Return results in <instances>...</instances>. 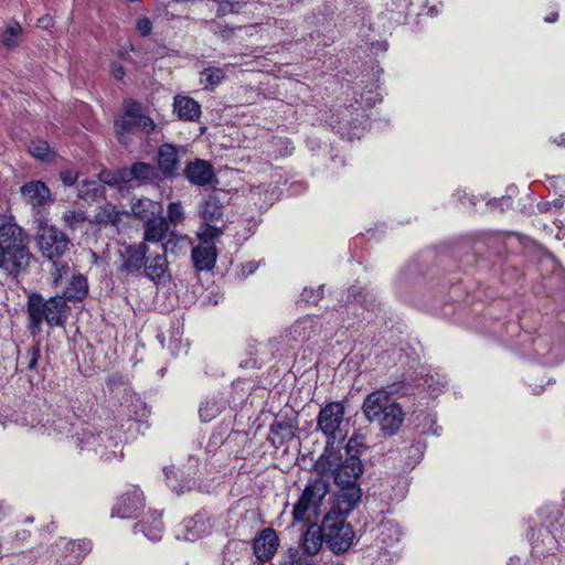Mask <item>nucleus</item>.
<instances>
[{
    "label": "nucleus",
    "mask_w": 565,
    "mask_h": 565,
    "mask_svg": "<svg viewBox=\"0 0 565 565\" xmlns=\"http://www.w3.org/2000/svg\"><path fill=\"white\" fill-rule=\"evenodd\" d=\"M316 471L329 478L331 476L339 490L331 497L330 502L337 503L338 509L353 511L361 499L358 480L363 472V465L358 456H343L333 448H326L315 465Z\"/></svg>",
    "instance_id": "obj_1"
},
{
    "label": "nucleus",
    "mask_w": 565,
    "mask_h": 565,
    "mask_svg": "<svg viewBox=\"0 0 565 565\" xmlns=\"http://www.w3.org/2000/svg\"><path fill=\"white\" fill-rule=\"evenodd\" d=\"M396 390H377L370 393L362 404V412L370 423H376L384 435H395L405 418L399 403L391 398Z\"/></svg>",
    "instance_id": "obj_2"
},
{
    "label": "nucleus",
    "mask_w": 565,
    "mask_h": 565,
    "mask_svg": "<svg viewBox=\"0 0 565 565\" xmlns=\"http://www.w3.org/2000/svg\"><path fill=\"white\" fill-rule=\"evenodd\" d=\"M352 511L338 509L337 503L330 502V508L322 520V532L328 547L335 554L349 550L353 543L354 532L345 516Z\"/></svg>",
    "instance_id": "obj_3"
},
{
    "label": "nucleus",
    "mask_w": 565,
    "mask_h": 565,
    "mask_svg": "<svg viewBox=\"0 0 565 565\" xmlns=\"http://www.w3.org/2000/svg\"><path fill=\"white\" fill-rule=\"evenodd\" d=\"M329 493V480L319 475L311 479L302 490L298 501L294 504V522H311L317 520L322 513V504L326 495Z\"/></svg>",
    "instance_id": "obj_4"
},
{
    "label": "nucleus",
    "mask_w": 565,
    "mask_h": 565,
    "mask_svg": "<svg viewBox=\"0 0 565 565\" xmlns=\"http://www.w3.org/2000/svg\"><path fill=\"white\" fill-rule=\"evenodd\" d=\"M66 300L63 297H51L44 300L40 295L32 294L28 300L30 330L36 334L43 321L51 327L62 326L66 318Z\"/></svg>",
    "instance_id": "obj_5"
},
{
    "label": "nucleus",
    "mask_w": 565,
    "mask_h": 565,
    "mask_svg": "<svg viewBox=\"0 0 565 565\" xmlns=\"http://www.w3.org/2000/svg\"><path fill=\"white\" fill-rule=\"evenodd\" d=\"M76 440L79 450L94 451L105 461L118 460L124 456L120 440L108 433L95 434L89 426L76 433Z\"/></svg>",
    "instance_id": "obj_6"
},
{
    "label": "nucleus",
    "mask_w": 565,
    "mask_h": 565,
    "mask_svg": "<svg viewBox=\"0 0 565 565\" xmlns=\"http://www.w3.org/2000/svg\"><path fill=\"white\" fill-rule=\"evenodd\" d=\"M345 407L341 402H331L322 407L317 418V429L327 437V447L333 448L335 441L345 437L344 426Z\"/></svg>",
    "instance_id": "obj_7"
},
{
    "label": "nucleus",
    "mask_w": 565,
    "mask_h": 565,
    "mask_svg": "<svg viewBox=\"0 0 565 565\" xmlns=\"http://www.w3.org/2000/svg\"><path fill=\"white\" fill-rule=\"evenodd\" d=\"M38 222L35 241L42 255L51 260L60 258L70 248V239L56 226L47 224L43 218Z\"/></svg>",
    "instance_id": "obj_8"
},
{
    "label": "nucleus",
    "mask_w": 565,
    "mask_h": 565,
    "mask_svg": "<svg viewBox=\"0 0 565 565\" xmlns=\"http://www.w3.org/2000/svg\"><path fill=\"white\" fill-rule=\"evenodd\" d=\"M22 201L32 210L35 221L42 220L46 210L54 203L51 189L40 180L25 182L20 188Z\"/></svg>",
    "instance_id": "obj_9"
},
{
    "label": "nucleus",
    "mask_w": 565,
    "mask_h": 565,
    "mask_svg": "<svg viewBox=\"0 0 565 565\" xmlns=\"http://www.w3.org/2000/svg\"><path fill=\"white\" fill-rule=\"evenodd\" d=\"M26 245L15 244L14 246L1 249V269L14 277L25 271L32 259Z\"/></svg>",
    "instance_id": "obj_10"
},
{
    "label": "nucleus",
    "mask_w": 565,
    "mask_h": 565,
    "mask_svg": "<svg viewBox=\"0 0 565 565\" xmlns=\"http://www.w3.org/2000/svg\"><path fill=\"white\" fill-rule=\"evenodd\" d=\"M145 507L143 494L137 487H130L116 501L111 510L113 518H136Z\"/></svg>",
    "instance_id": "obj_11"
},
{
    "label": "nucleus",
    "mask_w": 565,
    "mask_h": 565,
    "mask_svg": "<svg viewBox=\"0 0 565 565\" xmlns=\"http://www.w3.org/2000/svg\"><path fill=\"white\" fill-rule=\"evenodd\" d=\"M212 523L206 512H199L195 516L184 520L177 529V539L194 542L209 534Z\"/></svg>",
    "instance_id": "obj_12"
},
{
    "label": "nucleus",
    "mask_w": 565,
    "mask_h": 565,
    "mask_svg": "<svg viewBox=\"0 0 565 565\" xmlns=\"http://www.w3.org/2000/svg\"><path fill=\"white\" fill-rule=\"evenodd\" d=\"M140 114V104L136 102H126L124 105V115L115 121V129L121 143L130 142V135L138 131V117Z\"/></svg>",
    "instance_id": "obj_13"
},
{
    "label": "nucleus",
    "mask_w": 565,
    "mask_h": 565,
    "mask_svg": "<svg viewBox=\"0 0 565 565\" xmlns=\"http://www.w3.org/2000/svg\"><path fill=\"white\" fill-rule=\"evenodd\" d=\"M279 539L275 530L264 529L253 541V551L259 562L270 561L277 552Z\"/></svg>",
    "instance_id": "obj_14"
},
{
    "label": "nucleus",
    "mask_w": 565,
    "mask_h": 565,
    "mask_svg": "<svg viewBox=\"0 0 565 565\" xmlns=\"http://www.w3.org/2000/svg\"><path fill=\"white\" fill-rule=\"evenodd\" d=\"M183 173L191 184L198 186L209 185L215 178L212 164L202 159L188 162Z\"/></svg>",
    "instance_id": "obj_15"
},
{
    "label": "nucleus",
    "mask_w": 565,
    "mask_h": 565,
    "mask_svg": "<svg viewBox=\"0 0 565 565\" xmlns=\"http://www.w3.org/2000/svg\"><path fill=\"white\" fill-rule=\"evenodd\" d=\"M180 168L178 147L172 143H163L158 149V169L164 179H172Z\"/></svg>",
    "instance_id": "obj_16"
},
{
    "label": "nucleus",
    "mask_w": 565,
    "mask_h": 565,
    "mask_svg": "<svg viewBox=\"0 0 565 565\" xmlns=\"http://www.w3.org/2000/svg\"><path fill=\"white\" fill-rule=\"evenodd\" d=\"M148 247L146 243L127 245L120 252L122 259L121 270L132 273L138 271L146 262Z\"/></svg>",
    "instance_id": "obj_17"
},
{
    "label": "nucleus",
    "mask_w": 565,
    "mask_h": 565,
    "mask_svg": "<svg viewBox=\"0 0 565 565\" xmlns=\"http://www.w3.org/2000/svg\"><path fill=\"white\" fill-rule=\"evenodd\" d=\"M125 171L127 183L137 181L141 184H151L159 180L157 169L147 162H135L130 168H125Z\"/></svg>",
    "instance_id": "obj_18"
},
{
    "label": "nucleus",
    "mask_w": 565,
    "mask_h": 565,
    "mask_svg": "<svg viewBox=\"0 0 565 565\" xmlns=\"http://www.w3.org/2000/svg\"><path fill=\"white\" fill-rule=\"evenodd\" d=\"M163 523L161 514L158 512L149 513L145 520L135 524V532L142 533L148 540L158 542L161 540L163 534Z\"/></svg>",
    "instance_id": "obj_19"
},
{
    "label": "nucleus",
    "mask_w": 565,
    "mask_h": 565,
    "mask_svg": "<svg viewBox=\"0 0 565 565\" xmlns=\"http://www.w3.org/2000/svg\"><path fill=\"white\" fill-rule=\"evenodd\" d=\"M539 513L544 527L561 532L565 524V507L556 503H547L540 509Z\"/></svg>",
    "instance_id": "obj_20"
},
{
    "label": "nucleus",
    "mask_w": 565,
    "mask_h": 565,
    "mask_svg": "<svg viewBox=\"0 0 565 565\" xmlns=\"http://www.w3.org/2000/svg\"><path fill=\"white\" fill-rule=\"evenodd\" d=\"M15 244H28L23 230L11 218L0 224V248H8Z\"/></svg>",
    "instance_id": "obj_21"
},
{
    "label": "nucleus",
    "mask_w": 565,
    "mask_h": 565,
    "mask_svg": "<svg viewBox=\"0 0 565 565\" xmlns=\"http://www.w3.org/2000/svg\"><path fill=\"white\" fill-rule=\"evenodd\" d=\"M191 258L196 270H211L217 259L215 245H198L192 248Z\"/></svg>",
    "instance_id": "obj_22"
},
{
    "label": "nucleus",
    "mask_w": 565,
    "mask_h": 565,
    "mask_svg": "<svg viewBox=\"0 0 565 565\" xmlns=\"http://www.w3.org/2000/svg\"><path fill=\"white\" fill-rule=\"evenodd\" d=\"M173 110L180 119L185 121L198 120L201 116L200 104L189 96L177 95L173 102Z\"/></svg>",
    "instance_id": "obj_23"
},
{
    "label": "nucleus",
    "mask_w": 565,
    "mask_h": 565,
    "mask_svg": "<svg viewBox=\"0 0 565 565\" xmlns=\"http://www.w3.org/2000/svg\"><path fill=\"white\" fill-rule=\"evenodd\" d=\"M534 353L544 364H555L565 358V351L559 347L548 348V343L544 338H537L533 342Z\"/></svg>",
    "instance_id": "obj_24"
},
{
    "label": "nucleus",
    "mask_w": 565,
    "mask_h": 565,
    "mask_svg": "<svg viewBox=\"0 0 565 565\" xmlns=\"http://www.w3.org/2000/svg\"><path fill=\"white\" fill-rule=\"evenodd\" d=\"M558 533L544 526L539 529L537 535L533 539V551L540 555L554 553L558 546Z\"/></svg>",
    "instance_id": "obj_25"
},
{
    "label": "nucleus",
    "mask_w": 565,
    "mask_h": 565,
    "mask_svg": "<svg viewBox=\"0 0 565 565\" xmlns=\"http://www.w3.org/2000/svg\"><path fill=\"white\" fill-rule=\"evenodd\" d=\"M323 542L322 524L318 525L315 521H311V524L307 527L303 534V551L309 555H315L319 552Z\"/></svg>",
    "instance_id": "obj_26"
},
{
    "label": "nucleus",
    "mask_w": 565,
    "mask_h": 565,
    "mask_svg": "<svg viewBox=\"0 0 565 565\" xmlns=\"http://www.w3.org/2000/svg\"><path fill=\"white\" fill-rule=\"evenodd\" d=\"M200 217L205 222H215L223 216V205L218 198L214 194H209L204 198L199 207Z\"/></svg>",
    "instance_id": "obj_27"
},
{
    "label": "nucleus",
    "mask_w": 565,
    "mask_h": 565,
    "mask_svg": "<svg viewBox=\"0 0 565 565\" xmlns=\"http://www.w3.org/2000/svg\"><path fill=\"white\" fill-rule=\"evenodd\" d=\"M131 211L135 216L146 222L161 212V205L147 198L134 199L131 201Z\"/></svg>",
    "instance_id": "obj_28"
},
{
    "label": "nucleus",
    "mask_w": 565,
    "mask_h": 565,
    "mask_svg": "<svg viewBox=\"0 0 565 565\" xmlns=\"http://www.w3.org/2000/svg\"><path fill=\"white\" fill-rule=\"evenodd\" d=\"M226 406V399L213 395L211 397L205 398L199 408V415L202 422H211L214 419Z\"/></svg>",
    "instance_id": "obj_29"
},
{
    "label": "nucleus",
    "mask_w": 565,
    "mask_h": 565,
    "mask_svg": "<svg viewBox=\"0 0 565 565\" xmlns=\"http://www.w3.org/2000/svg\"><path fill=\"white\" fill-rule=\"evenodd\" d=\"M169 225L164 218H150L145 222V242L159 243L168 233Z\"/></svg>",
    "instance_id": "obj_30"
},
{
    "label": "nucleus",
    "mask_w": 565,
    "mask_h": 565,
    "mask_svg": "<svg viewBox=\"0 0 565 565\" xmlns=\"http://www.w3.org/2000/svg\"><path fill=\"white\" fill-rule=\"evenodd\" d=\"M143 266L146 276L154 282H160L164 278L168 262L164 255H157L146 258Z\"/></svg>",
    "instance_id": "obj_31"
},
{
    "label": "nucleus",
    "mask_w": 565,
    "mask_h": 565,
    "mask_svg": "<svg viewBox=\"0 0 565 565\" xmlns=\"http://www.w3.org/2000/svg\"><path fill=\"white\" fill-rule=\"evenodd\" d=\"M88 292L87 280L84 276H74L64 291L63 298L65 300L77 301L85 298Z\"/></svg>",
    "instance_id": "obj_32"
},
{
    "label": "nucleus",
    "mask_w": 565,
    "mask_h": 565,
    "mask_svg": "<svg viewBox=\"0 0 565 565\" xmlns=\"http://www.w3.org/2000/svg\"><path fill=\"white\" fill-rule=\"evenodd\" d=\"M105 195L104 186L95 180H84L78 186V196L85 201H97Z\"/></svg>",
    "instance_id": "obj_33"
},
{
    "label": "nucleus",
    "mask_w": 565,
    "mask_h": 565,
    "mask_svg": "<svg viewBox=\"0 0 565 565\" xmlns=\"http://www.w3.org/2000/svg\"><path fill=\"white\" fill-rule=\"evenodd\" d=\"M212 222H205L200 225L196 237L200 241L199 245H215V241L222 236L223 228L211 225Z\"/></svg>",
    "instance_id": "obj_34"
},
{
    "label": "nucleus",
    "mask_w": 565,
    "mask_h": 565,
    "mask_svg": "<svg viewBox=\"0 0 565 565\" xmlns=\"http://www.w3.org/2000/svg\"><path fill=\"white\" fill-rule=\"evenodd\" d=\"M402 535L403 531L397 523L387 521L381 524L380 539L385 545L392 546L401 540Z\"/></svg>",
    "instance_id": "obj_35"
},
{
    "label": "nucleus",
    "mask_w": 565,
    "mask_h": 565,
    "mask_svg": "<svg viewBox=\"0 0 565 565\" xmlns=\"http://www.w3.org/2000/svg\"><path fill=\"white\" fill-rule=\"evenodd\" d=\"M225 71L220 67H207L204 68L200 74V83L204 85V88L213 89L224 78Z\"/></svg>",
    "instance_id": "obj_36"
},
{
    "label": "nucleus",
    "mask_w": 565,
    "mask_h": 565,
    "mask_svg": "<svg viewBox=\"0 0 565 565\" xmlns=\"http://www.w3.org/2000/svg\"><path fill=\"white\" fill-rule=\"evenodd\" d=\"M125 172V168L118 169L116 171L102 170L98 174V182L100 184L103 183L111 186H116L121 183H127V177Z\"/></svg>",
    "instance_id": "obj_37"
},
{
    "label": "nucleus",
    "mask_w": 565,
    "mask_h": 565,
    "mask_svg": "<svg viewBox=\"0 0 565 565\" xmlns=\"http://www.w3.org/2000/svg\"><path fill=\"white\" fill-rule=\"evenodd\" d=\"M42 434H51L52 431L56 433V435H67L71 431V425L64 418H56L52 420V423L43 424L39 427H35Z\"/></svg>",
    "instance_id": "obj_38"
},
{
    "label": "nucleus",
    "mask_w": 565,
    "mask_h": 565,
    "mask_svg": "<svg viewBox=\"0 0 565 565\" xmlns=\"http://www.w3.org/2000/svg\"><path fill=\"white\" fill-rule=\"evenodd\" d=\"M169 224H172V225H179L183 222L184 220V210H183V206H182V203L180 201H177V202H171L169 205H168V209H167V218H164Z\"/></svg>",
    "instance_id": "obj_39"
},
{
    "label": "nucleus",
    "mask_w": 565,
    "mask_h": 565,
    "mask_svg": "<svg viewBox=\"0 0 565 565\" xmlns=\"http://www.w3.org/2000/svg\"><path fill=\"white\" fill-rule=\"evenodd\" d=\"M22 32V28L19 23H11L7 26L2 35V43L7 47H13L19 42V36Z\"/></svg>",
    "instance_id": "obj_40"
},
{
    "label": "nucleus",
    "mask_w": 565,
    "mask_h": 565,
    "mask_svg": "<svg viewBox=\"0 0 565 565\" xmlns=\"http://www.w3.org/2000/svg\"><path fill=\"white\" fill-rule=\"evenodd\" d=\"M365 447V438L363 435L354 434L348 441L345 449H344V456H358L362 451V449Z\"/></svg>",
    "instance_id": "obj_41"
},
{
    "label": "nucleus",
    "mask_w": 565,
    "mask_h": 565,
    "mask_svg": "<svg viewBox=\"0 0 565 565\" xmlns=\"http://www.w3.org/2000/svg\"><path fill=\"white\" fill-rule=\"evenodd\" d=\"M100 222L110 223L116 225L120 221V213L116 206L106 204L97 215Z\"/></svg>",
    "instance_id": "obj_42"
},
{
    "label": "nucleus",
    "mask_w": 565,
    "mask_h": 565,
    "mask_svg": "<svg viewBox=\"0 0 565 565\" xmlns=\"http://www.w3.org/2000/svg\"><path fill=\"white\" fill-rule=\"evenodd\" d=\"M67 552L74 554L73 558L78 561L90 551V543L88 541L68 542L66 544Z\"/></svg>",
    "instance_id": "obj_43"
},
{
    "label": "nucleus",
    "mask_w": 565,
    "mask_h": 565,
    "mask_svg": "<svg viewBox=\"0 0 565 565\" xmlns=\"http://www.w3.org/2000/svg\"><path fill=\"white\" fill-rule=\"evenodd\" d=\"M63 221L66 226H68L72 230H75L85 221V214L83 211L79 210H70L63 214Z\"/></svg>",
    "instance_id": "obj_44"
},
{
    "label": "nucleus",
    "mask_w": 565,
    "mask_h": 565,
    "mask_svg": "<svg viewBox=\"0 0 565 565\" xmlns=\"http://www.w3.org/2000/svg\"><path fill=\"white\" fill-rule=\"evenodd\" d=\"M30 153L40 160H46L50 153V146L44 140L33 141L29 148Z\"/></svg>",
    "instance_id": "obj_45"
},
{
    "label": "nucleus",
    "mask_w": 565,
    "mask_h": 565,
    "mask_svg": "<svg viewBox=\"0 0 565 565\" xmlns=\"http://www.w3.org/2000/svg\"><path fill=\"white\" fill-rule=\"evenodd\" d=\"M164 472H166V478H167L168 486L173 491H175L177 493H182L185 489H190L191 488L190 484L178 487L177 486L178 473L175 471H173L172 469H164ZM186 483H189V481Z\"/></svg>",
    "instance_id": "obj_46"
},
{
    "label": "nucleus",
    "mask_w": 565,
    "mask_h": 565,
    "mask_svg": "<svg viewBox=\"0 0 565 565\" xmlns=\"http://www.w3.org/2000/svg\"><path fill=\"white\" fill-rule=\"evenodd\" d=\"M137 129H138V131L148 135L156 129V124L150 117L143 115L142 111L140 110V114L138 117V128Z\"/></svg>",
    "instance_id": "obj_47"
},
{
    "label": "nucleus",
    "mask_w": 565,
    "mask_h": 565,
    "mask_svg": "<svg viewBox=\"0 0 565 565\" xmlns=\"http://www.w3.org/2000/svg\"><path fill=\"white\" fill-rule=\"evenodd\" d=\"M281 565H305L298 548H289Z\"/></svg>",
    "instance_id": "obj_48"
},
{
    "label": "nucleus",
    "mask_w": 565,
    "mask_h": 565,
    "mask_svg": "<svg viewBox=\"0 0 565 565\" xmlns=\"http://www.w3.org/2000/svg\"><path fill=\"white\" fill-rule=\"evenodd\" d=\"M136 30L141 36H147L151 33L152 22L147 17L139 18L136 22Z\"/></svg>",
    "instance_id": "obj_49"
},
{
    "label": "nucleus",
    "mask_w": 565,
    "mask_h": 565,
    "mask_svg": "<svg viewBox=\"0 0 565 565\" xmlns=\"http://www.w3.org/2000/svg\"><path fill=\"white\" fill-rule=\"evenodd\" d=\"M321 297H322L321 287H319L318 289L305 288L301 292L302 300H306L307 302H311V303H317Z\"/></svg>",
    "instance_id": "obj_50"
},
{
    "label": "nucleus",
    "mask_w": 565,
    "mask_h": 565,
    "mask_svg": "<svg viewBox=\"0 0 565 565\" xmlns=\"http://www.w3.org/2000/svg\"><path fill=\"white\" fill-rule=\"evenodd\" d=\"M354 301L361 303L365 309H372L373 308V301L374 298L369 292L359 291L356 295L353 296Z\"/></svg>",
    "instance_id": "obj_51"
},
{
    "label": "nucleus",
    "mask_w": 565,
    "mask_h": 565,
    "mask_svg": "<svg viewBox=\"0 0 565 565\" xmlns=\"http://www.w3.org/2000/svg\"><path fill=\"white\" fill-rule=\"evenodd\" d=\"M60 179L65 186H72L76 183V181L78 179V174L76 171L67 169V170L61 171Z\"/></svg>",
    "instance_id": "obj_52"
},
{
    "label": "nucleus",
    "mask_w": 565,
    "mask_h": 565,
    "mask_svg": "<svg viewBox=\"0 0 565 565\" xmlns=\"http://www.w3.org/2000/svg\"><path fill=\"white\" fill-rule=\"evenodd\" d=\"M39 356H40V352H39V349L36 348H32L28 351L26 353V359L29 360L28 361V370H34L36 364H38V360H39Z\"/></svg>",
    "instance_id": "obj_53"
},
{
    "label": "nucleus",
    "mask_w": 565,
    "mask_h": 565,
    "mask_svg": "<svg viewBox=\"0 0 565 565\" xmlns=\"http://www.w3.org/2000/svg\"><path fill=\"white\" fill-rule=\"evenodd\" d=\"M411 4L412 0H392L391 10H396L399 11L401 13H406Z\"/></svg>",
    "instance_id": "obj_54"
},
{
    "label": "nucleus",
    "mask_w": 565,
    "mask_h": 565,
    "mask_svg": "<svg viewBox=\"0 0 565 565\" xmlns=\"http://www.w3.org/2000/svg\"><path fill=\"white\" fill-rule=\"evenodd\" d=\"M426 384L431 390L433 393L441 391L443 387H445L446 382L445 381H438L435 385L434 383V376L430 375L428 379H426Z\"/></svg>",
    "instance_id": "obj_55"
},
{
    "label": "nucleus",
    "mask_w": 565,
    "mask_h": 565,
    "mask_svg": "<svg viewBox=\"0 0 565 565\" xmlns=\"http://www.w3.org/2000/svg\"><path fill=\"white\" fill-rule=\"evenodd\" d=\"M307 324H311V320H310V319H305V320H302V321H299V322L297 323V326L295 327L294 332H295L296 334H298V337H300L301 339H307V338H309V334H307V333H303V334H302V333L299 331V329H300L302 326H303V329H305Z\"/></svg>",
    "instance_id": "obj_56"
},
{
    "label": "nucleus",
    "mask_w": 565,
    "mask_h": 565,
    "mask_svg": "<svg viewBox=\"0 0 565 565\" xmlns=\"http://www.w3.org/2000/svg\"><path fill=\"white\" fill-rule=\"evenodd\" d=\"M111 74L116 79H122L125 76V70L122 66L113 64L111 66Z\"/></svg>",
    "instance_id": "obj_57"
},
{
    "label": "nucleus",
    "mask_w": 565,
    "mask_h": 565,
    "mask_svg": "<svg viewBox=\"0 0 565 565\" xmlns=\"http://www.w3.org/2000/svg\"><path fill=\"white\" fill-rule=\"evenodd\" d=\"M235 3H237L235 0H224V1H223V3H222V6H221V9H222L223 11H225V10H227V9H230L231 11H237V10L234 8Z\"/></svg>",
    "instance_id": "obj_58"
},
{
    "label": "nucleus",
    "mask_w": 565,
    "mask_h": 565,
    "mask_svg": "<svg viewBox=\"0 0 565 565\" xmlns=\"http://www.w3.org/2000/svg\"><path fill=\"white\" fill-rule=\"evenodd\" d=\"M51 18L50 17H43L39 20V24L43 28H49L50 23H51Z\"/></svg>",
    "instance_id": "obj_59"
},
{
    "label": "nucleus",
    "mask_w": 565,
    "mask_h": 565,
    "mask_svg": "<svg viewBox=\"0 0 565 565\" xmlns=\"http://www.w3.org/2000/svg\"><path fill=\"white\" fill-rule=\"evenodd\" d=\"M255 270V267L252 263H248L246 265L243 266V273L249 275V274H253Z\"/></svg>",
    "instance_id": "obj_60"
},
{
    "label": "nucleus",
    "mask_w": 565,
    "mask_h": 565,
    "mask_svg": "<svg viewBox=\"0 0 565 565\" xmlns=\"http://www.w3.org/2000/svg\"><path fill=\"white\" fill-rule=\"evenodd\" d=\"M520 558L518 556H512L509 558L508 565H519Z\"/></svg>",
    "instance_id": "obj_61"
},
{
    "label": "nucleus",
    "mask_w": 565,
    "mask_h": 565,
    "mask_svg": "<svg viewBox=\"0 0 565 565\" xmlns=\"http://www.w3.org/2000/svg\"><path fill=\"white\" fill-rule=\"evenodd\" d=\"M555 142L558 145V146H563L565 147V135H561L559 137H557L555 139Z\"/></svg>",
    "instance_id": "obj_62"
},
{
    "label": "nucleus",
    "mask_w": 565,
    "mask_h": 565,
    "mask_svg": "<svg viewBox=\"0 0 565 565\" xmlns=\"http://www.w3.org/2000/svg\"><path fill=\"white\" fill-rule=\"evenodd\" d=\"M544 20H545V22H547V23L555 22V21L557 20V13H553L552 15L546 17Z\"/></svg>",
    "instance_id": "obj_63"
},
{
    "label": "nucleus",
    "mask_w": 565,
    "mask_h": 565,
    "mask_svg": "<svg viewBox=\"0 0 565 565\" xmlns=\"http://www.w3.org/2000/svg\"><path fill=\"white\" fill-rule=\"evenodd\" d=\"M174 233H171L170 235V238L168 239V242L166 243V245H163V252H167L168 248H169V245L172 243V238L174 237Z\"/></svg>",
    "instance_id": "obj_64"
}]
</instances>
